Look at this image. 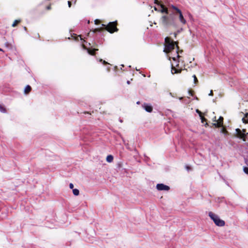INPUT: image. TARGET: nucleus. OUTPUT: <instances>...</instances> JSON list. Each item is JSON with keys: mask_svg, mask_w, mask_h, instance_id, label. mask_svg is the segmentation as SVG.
<instances>
[{"mask_svg": "<svg viewBox=\"0 0 248 248\" xmlns=\"http://www.w3.org/2000/svg\"><path fill=\"white\" fill-rule=\"evenodd\" d=\"M176 68H182L179 66V64H178V65H177V67H176Z\"/></svg>", "mask_w": 248, "mask_h": 248, "instance_id": "c756f323", "label": "nucleus"}, {"mask_svg": "<svg viewBox=\"0 0 248 248\" xmlns=\"http://www.w3.org/2000/svg\"><path fill=\"white\" fill-rule=\"evenodd\" d=\"M200 117H201V119L202 121V123H203L206 120V119L204 117H203L202 115L200 116Z\"/></svg>", "mask_w": 248, "mask_h": 248, "instance_id": "4be33fe9", "label": "nucleus"}, {"mask_svg": "<svg viewBox=\"0 0 248 248\" xmlns=\"http://www.w3.org/2000/svg\"><path fill=\"white\" fill-rule=\"evenodd\" d=\"M242 121H243V123H248V113H247L245 114V117L243 118Z\"/></svg>", "mask_w": 248, "mask_h": 248, "instance_id": "2eb2a0df", "label": "nucleus"}, {"mask_svg": "<svg viewBox=\"0 0 248 248\" xmlns=\"http://www.w3.org/2000/svg\"><path fill=\"white\" fill-rule=\"evenodd\" d=\"M20 20H16L14 21V22L13 23V24H12V26L13 27H15L17 25V24L20 22Z\"/></svg>", "mask_w": 248, "mask_h": 248, "instance_id": "6ab92c4d", "label": "nucleus"}, {"mask_svg": "<svg viewBox=\"0 0 248 248\" xmlns=\"http://www.w3.org/2000/svg\"><path fill=\"white\" fill-rule=\"evenodd\" d=\"M161 21L162 24L165 26L171 25L173 22H171L169 16H163L161 18Z\"/></svg>", "mask_w": 248, "mask_h": 248, "instance_id": "0eeeda50", "label": "nucleus"}, {"mask_svg": "<svg viewBox=\"0 0 248 248\" xmlns=\"http://www.w3.org/2000/svg\"><path fill=\"white\" fill-rule=\"evenodd\" d=\"M113 157L111 155H108L106 158V160L108 162L111 163L113 161Z\"/></svg>", "mask_w": 248, "mask_h": 248, "instance_id": "4468645a", "label": "nucleus"}, {"mask_svg": "<svg viewBox=\"0 0 248 248\" xmlns=\"http://www.w3.org/2000/svg\"><path fill=\"white\" fill-rule=\"evenodd\" d=\"M79 37H80V40H82V38H81V37L79 36Z\"/></svg>", "mask_w": 248, "mask_h": 248, "instance_id": "58836bf2", "label": "nucleus"}, {"mask_svg": "<svg viewBox=\"0 0 248 248\" xmlns=\"http://www.w3.org/2000/svg\"><path fill=\"white\" fill-rule=\"evenodd\" d=\"M73 193L75 196H78L79 194V191L78 189H73Z\"/></svg>", "mask_w": 248, "mask_h": 248, "instance_id": "dca6fc26", "label": "nucleus"}, {"mask_svg": "<svg viewBox=\"0 0 248 248\" xmlns=\"http://www.w3.org/2000/svg\"><path fill=\"white\" fill-rule=\"evenodd\" d=\"M69 187L71 189H73V188H74V185L72 184V183H70L69 184Z\"/></svg>", "mask_w": 248, "mask_h": 248, "instance_id": "393cba45", "label": "nucleus"}, {"mask_svg": "<svg viewBox=\"0 0 248 248\" xmlns=\"http://www.w3.org/2000/svg\"><path fill=\"white\" fill-rule=\"evenodd\" d=\"M96 50H97V49H93V50H88V53L90 54H91V55H94V52Z\"/></svg>", "mask_w": 248, "mask_h": 248, "instance_id": "a211bd4d", "label": "nucleus"}, {"mask_svg": "<svg viewBox=\"0 0 248 248\" xmlns=\"http://www.w3.org/2000/svg\"><path fill=\"white\" fill-rule=\"evenodd\" d=\"M172 59L173 60V62H171V73L172 74H178L181 73L182 70V68H176L177 65L179 64V61H177L176 60V57L170 56V60Z\"/></svg>", "mask_w": 248, "mask_h": 248, "instance_id": "20e7f679", "label": "nucleus"}, {"mask_svg": "<svg viewBox=\"0 0 248 248\" xmlns=\"http://www.w3.org/2000/svg\"><path fill=\"white\" fill-rule=\"evenodd\" d=\"M209 96H213V91L212 90H211L210 91V92L209 94Z\"/></svg>", "mask_w": 248, "mask_h": 248, "instance_id": "bb28decb", "label": "nucleus"}, {"mask_svg": "<svg viewBox=\"0 0 248 248\" xmlns=\"http://www.w3.org/2000/svg\"><path fill=\"white\" fill-rule=\"evenodd\" d=\"M31 87L29 85H27L26 86L24 89V93L25 94H28L31 91Z\"/></svg>", "mask_w": 248, "mask_h": 248, "instance_id": "ddd939ff", "label": "nucleus"}, {"mask_svg": "<svg viewBox=\"0 0 248 248\" xmlns=\"http://www.w3.org/2000/svg\"><path fill=\"white\" fill-rule=\"evenodd\" d=\"M0 51H2V49L0 48Z\"/></svg>", "mask_w": 248, "mask_h": 248, "instance_id": "e433bc0d", "label": "nucleus"}, {"mask_svg": "<svg viewBox=\"0 0 248 248\" xmlns=\"http://www.w3.org/2000/svg\"><path fill=\"white\" fill-rule=\"evenodd\" d=\"M99 61L100 62H102L104 64H108L107 62H106L105 61L103 60L102 59H100Z\"/></svg>", "mask_w": 248, "mask_h": 248, "instance_id": "5701e85b", "label": "nucleus"}, {"mask_svg": "<svg viewBox=\"0 0 248 248\" xmlns=\"http://www.w3.org/2000/svg\"><path fill=\"white\" fill-rule=\"evenodd\" d=\"M161 9L159 10V11L162 13H166V14H168V9L165 7L163 5H161Z\"/></svg>", "mask_w": 248, "mask_h": 248, "instance_id": "f8f14e48", "label": "nucleus"}, {"mask_svg": "<svg viewBox=\"0 0 248 248\" xmlns=\"http://www.w3.org/2000/svg\"><path fill=\"white\" fill-rule=\"evenodd\" d=\"M176 42L171 40L169 37H167L165 39V48L164 51L169 53L175 51V45Z\"/></svg>", "mask_w": 248, "mask_h": 248, "instance_id": "f257e3e1", "label": "nucleus"}, {"mask_svg": "<svg viewBox=\"0 0 248 248\" xmlns=\"http://www.w3.org/2000/svg\"><path fill=\"white\" fill-rule=\"evenodd\" d=\"M68 6H69V7H71V1H68Z\"/></svg>", "mask_w": 248, "mask_h": 248, "instance_id": "cd10ccee", "label": "nucleus"}, {"mask_svg": "<svg viewBox=\"0 0 248 248\" xmlns=\"http://www.w3.org/2000/svg\"><path fill=\"white\" fill-rule=\"evenodd\" d=\"M215 120H214V121L215 122V123L214 124V125L216 127H220L223 124V118L222 117H220L218 119V120H216V117H215L214 118Z\"/></svg>", "mask_w": 248, "mask_h": 248, "instance_id": "1a4fd4ad", "label": "nucleus"}, {"mask_svg": "<svg viewBox=\"0 0 248 248\" xmlns=\"http://www.w3.org/2000/svg\"><path fill=\"white\" fill-rule=\"evenodd\" d=\"M243 170L246 174H248V167H244Z\"/></svg>", "mask_w": 248, "mask_h": 248, "instance_id": "aec40b11", "label": "nucleus"}, {"mask_svg": "<svg viewBox=\"0 0 248 248\" xmlns=\"http://www.w3.org/2000/svg\"><path fill=\"white\" fill-rule=\"evenodd\" d=\"M155 10H157L156 8H155Z\"/></svg>", "mask_w": 248, "mask_h": 248, "instance_id": "72a5a7b5", "label": "nucleus"}, {"mask_svg": "<svg viewBox=\"0 0 248 248\" xmlns=\"http://www.w3.org/2000/svg\"><path fill=\"white\" fill-rule=\"evenodd\" d=\"M99 31V29H95V30H94L93 32H95L96 31Z\"/></svg>", "mask_w": 248, "mask_h": 248, "instance_id": "7c9ffc66", "label": "nucleus"}, {"mask_svg": "<svg viewBox=\"0 0 248 248\" xmlns=\"http://www.w3.org/2000/svg\"><path fill=\"white\" fill-rule=\"evenodd\" d=\"M169 7L172 8L173 10L172 12L173 14L175 16H177L180 22L183 25H185L186 23V19L184 18L182 12L176 6L173 5H169Z\"/></svg>", "mask_w": 248, "mask_h": 248, "instance_id": "7ed1b4c3", "label": "nucleus"}, {"mask_svg": "<svg viewBox=\"0 0 248 248\" xmlns=\"http://www.w3.org/2000/svg\"><path fill=\"white\" fill-rule=\"evenodd\" d=\"M170 94L171 96H172V93H171Z\"/></svg>", "mask_w": 248, "mask_h": 248, "instance_id": "473e14b6", "label": "nucleus"}, {"mask_svg": "<svg viewBox=\"0 0 248 248\" xmlns=\"http://www.w3.org/2000/svg\"><path fill=\"white\" fill-rule=\"evenodd\" d=\"M143 107L146 110V111L149 112H151L153 110L152 107L147 104H144L143 105Z\"/></svg>", "mask_w": 248, "mask_h": 248, "instance_id": "9b49d317", "label": "nucleus"}, {"mask_svg": "<svg viewBox=\"0 0 248 248\" xmlns=\"http://www.w3.org/2000/svg\"><path fill=\"white\" fill-rule=\"evenodd\" d=\"M196 112L199 114L200 116L202 115V112L199 109H197Z\"/></svg>", "mask_w": 248, "mask_h": 248, "instance_id": "a878e982", "label": "nucleus"}, {"mask_svg": "<svg viewBox=\"0 0 248 248\" xmlns=\"http://www.w3.org/2000/svg\"><path fill=\"white\" fill-rule=\"evenodd\" d=\"M129 83H130V82H129V81H127V83H128V84H129Z\"/></svg>", "mask_w": 248, "mask_h": 248, "instance_id": "c9c22d12", "label": "nucleus"}, {"mask_svg": "<svg viewBox=\"0 0 248 248\" xmlns=\"http://www.w3.org/2000/svg\"><path fill=\"white\" fill-rule=\"evenodd\" d=\"M106 29L110 32L112 33L117 31L116 23L115 22H110L106 27Z\"/></svg>", "mask_w": 248, "mask_h": 248, "instance_id": "39448f33", "label": "nucleus"}, {"mask_svg": "<svg viewBox=\"0 0 248 248\" xmlns=\"http://www.w3.org/2000/svg\"><path fill=\"white\" fill-rule=\"evenodd\" d=\"M182 98H183L182 97H180V98H179V99H180V100H181V99H182Z\"/></svg>", "mask_w": 248, "mask_h": 248, "instance_id": "2f4dec72", "label": "nucleus"}, {"mask_svg": "<svg viewBox=\"0 0 248 248\" xmlns=\"http://www.w3.org/2000/svg\"><path fill=\"white\" fill-rule=\"evenodd\" d=\"M89 23H90V21L89 20V21H88V23L89 24Z\"/></svg>", "mask_w": 248, "mask_h": 248, "instance_id": "4c0bfd02", "label": "nucleus"}, {"mask_svg": "<svg viewBox=\"0 0 248 248\" xmlns=\"http://www.w3.org/2000/svg\"><path fill=\"white\" fill-rule=\"evenodd\" d=\"M236 132V135L238 137L243 139L244 140H245V138L246 135L248 134V133H246V130L245 129H243L241 130L240 129L237 128L235 130Z\"/></svg>", "mask_w": 248, "mask_h": 248, "instance_id": "423d86ee", "label": "nucleus"}, {"mask_svg": "<svg viewBox=\"0 0 248 248\" xmlns=\"http://www.w3.org/2000/svg\"><path fill=\"white\" fill-rule=\"evenodd\" d=\"M100 22V21L99 20V19H96L94 21V23L95 24L97 25L98 24H99Z\"/></svg>", "mask_w": 248, "mask_h": 248, "instance_id": "b1692460", "label": "nucleus"}, {"mask_svg": "<svg viewBox=\"0 0 248 248\" xmlns=\"http://www.w3.org/2000/svg\"><path fill=\"white\" fill-rule=\"evenodd\" d=\"M193 77L194 78V83H197L198 82V79H197L196 76L195 75H193Z\"/></svg>", "mask_w": 248, "mask_h": 248, "instance_id": "412c9836", "label": "nucleus"}, {"mask_svg": "<svg viewBox=\"0 0 248 248\" xmlns=\"http://www.w3.org/2000/svg\"><path fill=\"white\" fill-rule=\"evenodd\" d=\"M156 189L159 191H168L170 190V187L163 184H158L156 186Z\"/></svg>", "mask_w": 248, "mask_h": 248, "instance_id": "6e6552de", "label": "nucleus"}, {"mask_svg": "<svg viewBox=\"0 0 248 248\" xmlns=\"http://www.w3.org/2000/svg\"><path fill=\"white\" fill-rule=\"evenodd\" d=\"M102 26H105L106 25H104V24H102Z\"/></svg>", "mask_w": 248, "mask_h": 248, "instance_id": "f704fd0d", "label": "nucleus"}, {"mask_svg": "<svg viewBox=\"0 0 248 248\" xmlns=\"http://www.w3.org/2000/svg\"><path fill=\"white\" fill-rule=\"evenodd\" d=\"M176 49L175 51L170 52V54L168 55L169 58H170V56L175 57H176V60L178 59L180 57L179 52L178 51V47L176 45Z\"/></svg>", "mask_w": 248, "mask_h": 248, "instance_id": "9d476101", "label": "nucleus"}, {"mask_svg": "<svg viewBox=\"0 0 248 248\" xmlns=\"http://www.w3.org/2000/svg\"><path fill=\"white\" fill-rule=\"evenodd\" d=\"M226 130L223 128H222V132L224 133H226Z\"/></svg>", "mask_w": 248, "mask_h": 248, "instance_id": "c85d7f7f", "label": "nucleus"}, {"mask_svg": "<svg viewBox=\"0 0 248 248\" xmlns=\"http://www.w3.org/2000/svg\"><path fill=\"white\" fill-rule=\"evenodd\" d=\"M0 111L2 113H6V108L3 106L0 105Z\"/></svg>", "mask_w": 248, "mask_h": 248, "instance_id": "f3484780", "label": "nucleus"}, {"mask_svg": "<svg viewBox=\"0 0 248 248\" xmlns=\"http://www.w3.org/2000/svg\"><path fill=\"white\" fill-rule=\"evenodd\" d=\"M208 216L217 226L219 227H223L225 225V221L221 219L217 215L214 213L212 212H209L208 213Z\"/></svg>", "mask_w": 248, "mask_h": 248, "instance_id": "f03ea898", "label": "nucleus"}]
</instances>
